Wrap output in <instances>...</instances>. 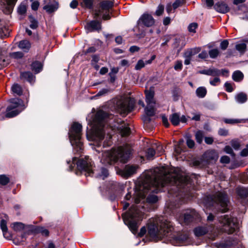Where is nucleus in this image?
Here are the masks:
<instances>
[{"label": "nucleus", "mask_w": 248, "mask_h": 248, "mask_svg": "<svg viewBox=\"0 0 248 248\" xmlns=\"http://www.w3.org/2000/svg\"><path fill=\"white\" fill-rule=\"evenodd\" d=\"M131 153V148L127 145L119 147L110 151H104L102 153L101 161L105 165H110L117 160L125 163L129 158Z\"/></svg>", "instance_id": "nucleus-4"}, {"label": "nucleus", "mask_w": 248, "mask_h": 248, "mask_svg": "<svg viewBox=\"0 0 248 248\" xmlns=\"http://www.w3.org/2000/svg\"><path fill=\"white\" fill-rule=\"evenodd\" d=\"M170 120L173 125H177L180 122V115L178 113H174L170 115Z\"/></svg>", "instance_id": "nucleus-34"}, {"label": "nucleus", "mask_w": 248, "mask_h": 248, "mask_svg": "<svg viewBox=\"0 0 248 248\" xmlns=\"http://www.w3.org/2000/svg\"><path fill=\"white\" fill-rule=\"evenodd\" d=\"M240 155L242 156H247L248 155V144L246 145V148L241 151Z\"/></svg>", "instance_id": "nucleus-64"}, {"label": "nucleus", "mask_w": 248, "mask_h": 248, "mask_svg": "<svg viewBox=\"0 0 248 248\" xmlns=\"http://www.w3.org/2000/svg\"><path fill=\"white\" fill-rule=\"evenodd\" d=\"M136 170L137 168L135 166L127 165L122 170V175L128 177L136 173Z\"/></svg>", "instance_id": "nucleus-22"}, {"label": "nucleus", "mask_w": 248, "mask_h": 248, "mask_svg": "<svg viewBox=\"0 0 248 248\" xmlns=\"http://www.w3.org/2000/svg\"><path fill=\"white\" fill-rule=\"evenodd\" d=\"M196 93L199 98H203L207 93L206 89L204 87H200L197 89Z\"/></svg>", "instance_id": "nucleus-35"}, {"label": "nucleus", "mask_w": 248, "mask_h": 248, "mask_svg": "<svg viewBox=\"0 0 248 248\" xmlns=\"http://www.w3.org/2000/svg\"><path fill=\"white\" fill-rule=\"evenodd\" d=\"M221 229L228 233H232L239 228V224L236 218L228 215L222 216L218 218Z\"/></svg>", "instance_id": "nucleus-8"}, {"label": "nucleus", "mask_w": 248, "mask_h": 248, "mask_svg": "<svg viewBox=\"0 0 248 248\" xmlns=\"http://www.w3.org/2000/svg\"><path fill=\"white\" fill-rule=\"evenodd\" d=\"M183 0H176V1L173 3L172 7L174 9H176L182 4Z\"/></svg>", "instance_id": "nucleus-62"}, {"label": "nucleus", "mask_w": 248, "mask_h": 248, "mask_svg": "<svg viewBox=\"0 0 248 248\" xmlns=\"http://www.w3.org/2000/svg\"><path fill=\"white\" fill-rule=\"evenodd\" d=\"M109 92V89H102L99 91V92L96 94L95 96H104L108 94Z\"/></svg>", "instance_id": "nucleus-50"}, {"label": "nucleus", "mask_w": 248, "mask_h": 248, "mask_svg": "<svg viewBox=\"0 0 248 248\" xmlns=\"http://www.w3.org/2000/svg\"><path fill=\"white\" fill-rule=\"evenodd\" d=\"M232 78L235 82H240L244 78V75L240 71L236 70L233 73Z\"/></svg>", "instance_id": "nucleus-30"}, {"label": "nucleus", "mask_w": 248, "mask_h": 248, "mask_svg": "<svg viewBox=\"0 0 248 248\" xmlns=\"http://www.w3.org/2000/svg\"><path fill=\"white\" fill-rule=\"evenodd\" d=\"M203 138V134L202 131H198L195 134V138L197 142L201 143Z\"/></svg>", "instance_id": "nucleus-41"}, {"label": "nucleus", "mask_w": 248, "mask_h": 248, "mask_svg": "<svg viewBox=\"0 0 248 248\" xmlns=\"http://www.w3.org/2000/svg\"><path fill=\"white\" fill-rule=\"evenodd\" d=\"M224 151L228 154H230L232 156H234V154L231 147L229 145L226 146L224 149Z\"/></svg>", "instance_id": "nucleus-55"}, {"label": "nucleus", "mask_w": 248, "mask_h": 248, "mask_svg": "<svg viewBox=\"0 0 248 248\" xmlns=\"http://www.w3.org/2000/svg\"><path fill=\"white\" fill-rule=\"evenodd\" d=\"M201 73L208 76H218L221 74V71L216 68H211L207 70L202 71Z\"/></svg>", "instance_id": "nucleus-25"}, {"label": "nucleus", "mask_w": 248, "mask_h": 248, "mask_svg": "<svg viewBox=\"0 0 248 248\" xmlns=\"http://www.w3.org/2000/svg\"><path fill=\"white\" fill-rule=\"evenodd\" d=\"M215 9L218 12L221 13H226L229 10L227 5L223 2H218L214 5Z\"/></svg>", "instance_id": "nucleus-21"}, {"label": "nucleus", "mask_w": 248, "mask_h": 248, "mask_svg": "<svg viewBox=\"0 0 248 248\" xmlns=\"http://www.w3.org/2000/svg\"><path fill=\"white\" fill-rule=\"evenodd\" d=\"M147 157L148 159H152L155 154V151L152 146L151 148H149L147 151Z\"/></svg>", "instance_id": "nucleus-43"}, {"label": "nucleus", "mask_w": 248, "mask_h": 248, "mask_svg": "<svg viewBox=\"0 0 248 248\" xmlns=\"http://www.w3.org/2000/svg\"><path fill=\"white\" fill-rule=\"evenodd\" d=\"M197 27H198V25L197 23H191L188 26V31L190 32L194 33L196 32V29H197Z\"/></svg>", "instance_id": "nucleus-52"}, {"label": "nucleus", "mask_w": 248, "mask_h": 248, "mask_svg": "<svg viewBox=\"0 0 248 248\" xmlns=\"http://www.w3.org/2000/svg\"><path fill=\"white\" fill-rule=\"evenodd\" d=\"M201 50L200 47H195L187 49L185 53V54L188 57H192L193 56L198 54Z\"/></svg>", "instance_id": "nucleus-36"}, {"label": "nucleus", "mask_w": 248, "mask_h": 248, "mask_svg": "<svg viewBox=\"0 0 248 248\" xmlns=\"http://www.w3.org/2000/svg\"><path fill=\"white\" fill-rule=\"evenodd\" d=\"M9 181V179L4 175H0V184L2 185H6Z\"/></svg>", "instance_id": "nucleus-48"}, {"label": "nucleus", "mask_w": 248, "mask_h": 248, "mask_svg": "<svg viewBox=\"0 0 248 248\" xmlns=\"http://www.w3.org/2000/svg\"><path fill=\"white\" fill-rule=\"evenodd\" d=\"M93 1V0H83V2L86 7L91 8L92 7Z\"/></svg>", "instance_id": "nucleus-59"}, {"label": "nucleus", "mask_w": 248, "mask_h": 248, "mask_svg": "<svg viewBox=\"0 0 248 248\" xmlns=\"http://www.w3.org/2000/svg\"><path fill=\"white\" fill-rule=\"evenodd\" d=\"M147 201L150 203H155L158 201V198L156 195H150L148 196Z\"/></svg>", "instance_id": "nucleus-47"}, {"label": "nucleus", "mask_w": 248, "mask_h": 248, "mask_svg": "<svg viewBox=\"0 0 248 248\" xmlns=\"http://www.w3.org/2000/svg\"><path fill=\"white\" fill-rule=\"evenodd\" d=\"M117 107L121 114L124 115L133 110L134 103L132 100L120 101L117 103Z\"/></svg>", "instance_id": "nucleus-14"}, {"label": "nucleus", "mask_w": 248, "mask_h": 248, "mask_svg": "<svg viewBox=\"0 0 248 248\" xmlns=\"http://www.w3.org/2000/svg\"><path fill=\"white\" fill-rule=\"evenodd\" d=\"M18 47L25 52H27L31 47V44L27 40H22L19 42Z\"/></svg>", "instance_id": "nucleus-29"}, {"label": "nucleus", "mask_w": 248, "mask_h": 248, "mask_svg": "<svg viewBox=\"0 0 248 248\" xmlns=\"http://www.w3.org/2000/svg\"><path fill=\"white\" fill-rule=\"evenodd\" d=\"M114 129H116L123 137L127 136L130 133V128L127 123L123 121L118 122L114 125Z\"/></svg>", "instance_id": "nucleus-16"}, {"label": "nucleus", "mask_w": 248, "mask_h": 248, "mask_svg": "<svg viewBox=\"0 0 248 248\" xmlns=\"http://www.w3.org/2000/svg\"><path fill=\"white\" fill-rule=\"evenodd\" d=\"M31 67L32 70L37 74L42 70L43 65L41 62L35 61L32 63Z\"/></svg>", "instance_id": "nucleus-31"}, {"label": "nucleus", "mask_w": 248, "mask_h": 248, "mask_svg": "<svg viewBox=\"0 0 248 248\" xmlns=\"http://www.w3.org/2000/svg\"><path fill=\"white\" fill-rule=\"evenodd\" d=\"M219 82L220 79L218 77H216L213 80H210V84L213 86H216Z\"/></svg>", "instance_id": "nucleus-63"}, {"label": "nucleus", "mask_w": 248, "mask_h": 248, "mask_svg": "<svg viewBox=\"0 0 248 248\" xmlns=\"http://www.w3.org/2000/svg\"><path fill=\"white\" fill-rule=\"evenodd\" d=\"M143 212L140 210L138 205H133L129 211L123 216L124 221L133 233L137 231L140 222L143 218Z\"/></svg>", "instance_id": "nucleus-5"}, {"label": "nucleus", "mask_w": 248, "mask_h": 248, "mask_svg": "<svg viewBox=\"0 0 248 248\" xmlns=\"http://www.w3.org/2000/svg\"><path fill=\"white\" fill-rule=\"evenodd\" d=\"M31 18V24H30V28L32 29H35L38 27V22L36 20H35L34 18H33L32 16L30 17Z\"/></svg>", "instance_id": "nucleus-49"}, {"label": "nucleus", "mask_w": 248, "mask_h": 248, "mask_svg": "<svg viewBox=\"0 0 248 248\" xmlns=\"http://www.w3.org/2000/svg\"><path fill=\"white\" fill-rule=\"evenodd\" d=\"M172 230L170 232L167 239L174 246L180 245H187L189 244V234L187 232L174 233L172 232Z\"/></svg>", "instance_id": "nucleus-10"}, {"label": "nucleus", "mask_w": 248, "mask_h": 248, "mask_svg": "<svg viewBox=\"0 0 248 248\" xmlns=\"http://www.w3.org/2000/svg\"><path fill=\"white\" fill-rule=\"evenodd\" d=\"M235 100L239 104L244 103L247 100V95L244 93H240L235 96Z\"/></svg>", "instance_id": "nucleus-28"}, {"label": "nucleus", "mask_w": 248, "mask_h": 248, "mask_svg": "<svg viewBox=\"0 0 248 248\" xmlns=\"http://www.w3.org/2000/svg\"><path fill=\"white\" fill-rule=\"evenodd\" d=\"M27 11V4L26 2H22L18 7L17 12L20 15H24Z\"/></svg>", "instance_id": "nucleus-38"}, {"label": "nucleus", "mask_w": 248, "mask_h": 248, "mask_svg": "<svg viewBox=\"0 0 248 248\" xmlns=\"http://www.w3.org/2000/svg\"><path fill=\"white\" fill-rule=\"evenodd\" d=\"M241 120L240 119H224V122L226 124H237L240 123L241 122Z\"/></svg>", "instance_id": "nucleus-45"}, {"label": "nucleus", "mask_w": 248, "mask_h": 248, "mask_svg": "<svg viewBox=\"0 0 248 248\" xmlns=\"http://www.w3.org/2000/svg\"><path fill=\"white\" fill-rule=\"evenodd\" d=\"M236 49L240 53L243 54L246 51L247 48V45L244 43H241L236 45Z\"/></svg>", "instance_id": "nucleus-37"}, {"label": "nucleus", "mask_w": 248, "mask_h": 248, "mask_svg": "<svg viewBox=\"0 0 248 248\" xmlns=\"http://www.w3.org/2000/svg\"><path fill=\"white\" fill-rule=\"evenodd\" d=\"M113 6V3L109 0H104L100 3V7L96 10L93 14V18H97L100 15H102L104 20H108L110 18V10Z\"/></svg>", "instance_id": "nucleus-11"}, {"label": "nucleus", "mask_w": 248, "mask_h": 248, "mask_svg": "<svg viewBox=\"0 0 248 248\" xmlns=\"http://www.w3.org/2000/svg\"><path fill=\"white\" fill-rule=\"evenodd\" d=\"M144 66L145 63L143 61L140 60L137 62L135 68L136 70H139L143 68Z\"/></svg>", "instance_id": "nucleus-51"}, {"label": "nucleus", "mask_w": 248, "mask_h": 248, "mask_svg": "<svg viewBox=\"0 0 248 248\" xmlns=\"http://www.w3.org/2000/svg\"><path fill=\"white\" fill-rule=\"evenodd\" d=\"M155 105H147L145 108V112L147 116H153L155 114Z\"/></svg>", "instance_id": "nucleus-32"}, {"label": "nucleus", "mask_w": 248, "mask_h": 248, "mask_svg": "<svg viewBox=\"0 0 248 248\" xmlns=\"http://www.w3.org/2000/svg\"><path fill=\"white\" fill-rule=\"evenodd\" d=\"M164 6L163 5L160 4L157 7V8L155 11V14L156 15L159 16L162 14V13L164 12Z\"/></svg>", "instance_id": "nucleus-54"}, {"label": "nucleus", "mask_w": 248, "mask_h": 248, "mask_svg": "<svg viewBox=\"0 0 248 248\" xmlns=\"http://www.w3.org/2000/svg\"><path fill=\"white\" fill-rule=\"evenodd\" d=\"M20 78L22 79L26 80L31 84L33 83L35 81V77L30 72H24L21 73Z\"/></svg>", "instance_id": "nucleus-23"}, {"label": "nucleus", "mask_w": 248, "mask_h": 248, "mask_svg": "<svg viewBox=\"0 0 248 248\" xmlns=\"http://www.w3.org/2000/svg\"><path fill=\"white\" fill-rule=\"evenodd\" d=\"M213 230L212 227L208 228L206 226H199L194 229V232L196 236H201L208 232H212Z\"/></svg>", "instance_id": "nucleus-20"}, {"label": "nucleus", "mask_w": 248, "mask_h": 248, "mask_svg": "<svg viewBox=\"0 0 248 248\" xmlns=\"http://www.w3.org/2000/svg\"><path fill=\"white\" fill-rule=\"evenodd\" d=\"M218 158V155L214 150L207 151L203 155V159L209 163L216 162Z\"/></svg>", "instance_id": "nucleus-18"}, {"label": "nucleus", "mask_w": 248, "mask_h": 248, "mask_svg": "<svg viewBox=\"0 0 248 248\" xmlns=\"http://www.w3.org/2000/svg\"><path fill=\"white\" fill-rule=\"evenodd\" d=\"M108 170L104 168H102L100 170V172L99 174V177L102 178V179H104L105 178L108 177Z\"/></svg>", "instance_id": "nucleus-44"}, {"label": "nucleus", "mask_w": 248, "mask_h": 248, "mask_svg": "<svg viewBox=\"0 0 248 248\" xmlns=\"http://www.w3.org/2000/svg\"><path fill=\"white\" fill-rule=\"evenodd\" d=\"M155 23V20L153 16L147 13L143 14L137 21L138 26L144 25L147 27H152Z\"/></svg>", "instance_id": "nucleus-15"}, {"label": "nucleus", "mask_w": 248, "mask_h": 248, "mask_svg": "<svg viewBox=\"0 0 248 248\" xmlns=\"http://www.w3.org/2000/svg\"><path fill=\"white\" fill-rule=\"evenodd\" d=\"M58 8V3L55 2L53 4H47L44 6L43 9L49 14L56 11Z\"/></svg>", "instance_id": "nucleus-27"}, {"label": "nucleus", "mask_w": 248, "mask_h": 248, "mask_svg": "<svg viewBox=\"0 0 248 248\" xmlns=\"http://www.w3.org/2000/svg\"><path fill=\"white\" fill-rule=\"evenodd\" d=\"M229 45V42L228 40H224L222 41L220 44V47L222 50H225L227 49Z\"/></svg>", "instance_id": "nucleus-56"}, {"label": "nucleus", "mask_w": 248, "mask_h": 248, "mask_svg": "<svg viewBox=\"0 0 248 248\" xmlns=\"http://www.w3.org/2000/svg\"><path fill=\"white\" fill-rule=\"evenodd\" d=\"M231 144L235 150H238L240 147V143L237 140H232Z\"/></svg>", "instance_id": "nucleus-53"}, {"label": "nucleus", "mask_w": 248, "mask_h": 248, "mask_svg": "<svg viewBox=\"0 0 248 248\" xmlns=\"http://www.w3.org/2000/svg\"><path fill=\"white\" fill-rule=\"evenodd\" d=\"M190 181L189 177L179 168L168 170L162 167L156 169L154 172L147 174L146 180L140 187L143 193L150 191L157 193L166 187L170 194L178 198H183L187 192Z\"/></svg>", "instance_id": "nucleus-1"}, {"label": "nucleus", "mask_w": 248, "mask_h": 248, "mask_svg": "<svg viewBox=\"0 0 248 248\" xmlns=\"http://www.w3.org/2000/svg\"><path fill=\"white\" fill-rule=\"evenodd\" d=\"M219 50L217 48L212 49L208 52L210 57L212 59L216 58L219 55Z\"/></svg>", "instance_id": "nucleus-40"}, {"label": "nucleus", "mask_w": 248, "mask_h": 248, "mask_svg": "<svg viewBox=\"0 0 248 248\" xmlns=\"http://www.w3.org/2000/svg\"><path fill=\"white\" fill-rule=\"evenodd\" d=\"M85 28L88 32L99 31L101 29V23L99 21L93 20L86 23Z\"/></svg>", "instance_id": "nucleus-17"}, {"label": "nucleus", "mask_w": 248, "mask_h": 248, "mask_svg": "<svg viewBox=\"0 0 248 248\" xmlns=\"http://www.w3.org/2000/svg\"><path fill=\"white\" fill-rule=\"evenodd\" d=\"M210 199L209 205L214 207L217 211L225 212L228 210V200L225 193L218 192Z\"/></svg>", "instance_id": "nucleus-7"}, {"label": "nucleus", "mask_w": 248, "mask_h": 248, "mask_svg": "<svg viewBox=\"0 0 248 248\" xmlns=\"http://www.w3.org/2000/svg\"><path fill=\"white\" fill-rule=\"evenodd\" d=\"M0 228L2 231L3 235L5 238H10V236L8 232V228L7 227V222L6 220L2 219L0 222Z\"/></svg>", "instance_id": "nucleus-26"}, {"label": "nucleus", "mask_w": 248, "mask_h": 248, "mask_svg": "<svg viewBox=\"0 0 248 248\" xmlns=\"http://www.w3.org/2000/svg\"><path fill=\"white\" fill-rule=\"evenodd\" d=\"M9 56L12 58L18 59L23 57V53L19 51L12 52L9 54Z\"/></svg>", "instance_id": "nucleus-42"}, {"label": "nucleus", "mask_w": 248, "mask_h": 248, "mask_svg": "<svg viewBox=\"0 0 248 248\" xmlns=\"http://www.w3.org/2000/svg\"><path fill=\"white\" fill-rule=\"evenodd\" d=\"M109 117L108 113L100 109L97 111L93 120H91L92 116L91 118L89 116L87 118V120L91 125L92 130L91 140L94 141L97 146L101 145L100 142L104 138L105 133L104 123L107 122Z\"/></svg>", "instance_id": "nucleus-3"}, {"label": "nucleus", "mask_w": 248, "mask_h": 248, "mask_svg": "<svg viewBox=\"0 0 248 248\" xmlns=\"http://www.w3.org/2000/svg\"><path fill=\"white\" fill-rule=\"evenodd\" d=\"M224 87H225L226 91L228 92L231 93L232 92L233 88L231 83L227 82L224 84Z\"/></svg>", "instance_id": "nucleus-58"}, {"label": "nucleus", "mask_w": 248, "mask_h": 248, "mask_svg": "<svg viewBox=\"0 0 248 248\" xmlns=\"http://www.w3.org/2000/svg\"><path fill=\"white\" fill-rule=\"evenodd\" d=\"M6 4L9 7H13L17 0H4Z\"/></svg>", "instance_id": "nucleus-60"}, {"label": "nucleus", "mask_w": 248, "mask_h": 248, "mask_svg": "<svg viewBox=\"0 0 248 248\" xmlns=\"http://www.w3.org/2000/svg\"><path fill=\"white\" fill-rule=\"evenodd\" d=\"M230 157L226 155L223 156L220 158V162L222 163L228 164L230 162Z\"/></svg>", "instance_id": "nucleus-61"}, {"label": "nucleus", "mask_w": 248, "mask_h": 248, "mask_svg": "<svg viewBox=\"0 0 248 248\" xmlns=\"http://www.w3.org/2000/svg\"><path fill=\"white\" fill-rule=\"evenodd\" d=\"M173 230L172 223L165 217L150 219L148 222V235L151 241H158L168 237L170 232Z\"/></svg>", "instance_id": "nucleus-2"}, {"label": "nucleus", "mask_w": 248, "mask_h": 248, "mask_svg": "<svg viewBox=\"0 0 248 248\" xmlns=\"http://www.w3.org/2000/svg\"><path fill=\"white\" fill-rule=\"evenodd\" d=\"M199 218V214L194 209H190L185 210L178 219L181 224H188Z\"/></svg>", "instance_id": "nucleus-12"}, {"label": "nucleus", "mask_w": 248, "mask_h": 248, "mask_svg": "<svg viewBox=\"0 0 248 248\" xmlns=\"http://www.w3.org/2000/svg\"><path fill=\"white\" fill-rule=\"evenodd\" d=\"M11 90L13 93L19 96L22 94L23 92L20 85L17 83H15L12 86Z\"/></svg>", "instance_id": "nucleus-33"}, {"label": "nucleus", "mask_w": 248, "mask_h": 248, "mask_svg": "<svg viewBox=\"0 0 248 248\" xmlns=\"http://www.w3.org/2000/svg\"><path fill=\"white\" fill-rule=\"evenodd\" d=\"M31 1H32L31 9L34 11L37 10L39 5V2L37 0L33 1V0H31Z\"/></svg>", "instance_id": "nucleus-57"}, {"label": "nucleus", "mask_w": 248, "mask_h": 248, "mask_svg": "<svg viewBox=\"0 0 248 248\" xmlns=\"http://www.w3.org/2000/svg\"><path fill=\"white\" fill-rule=\"evenodd\" d=\"M82 125L78 123H74L69 131V138L71 145L77 152H81L83 149L81 139Z\"/></svg>", "instance_id": "nucleus-6"}, {"label": "nucleus", "mask_w": 248, "mask_h": 248, "mask_svg": "<svg viewBox=\"0 0 248 248\" xmlns=\"http://www.w3.org/2000/svg\"><path fill=\"white\" fill-rule=\"evenodd\" d=\"M237 193L240 196L243 204L248 203V188L238 187L237 188Z\"/></svg>", "instance_id": "nucleus-19"}, {"label": "nucleus", "mask_w": 248, "mask_h": 248, "mask_svg": "<svg viewBox=\"0 0 248 248\" xmlns=\"http://www.w3.org/2000/svg\"><path fill=\"white\" fill-rule=\"evenodd\" d=\"M12 228L15 231L18 232L24 229L25 225L21 222H15L12 224Z\"/></svg>", "instance_id": "nucleus-39"}, {"label": "nucleus", "mask_w": 248, "mask_h": 248, "mask_svg": "<svg viewBox=\"0 0 248 248\" xmlns=\"http://www.w3.org/2000/svg\"><path fill=\"white\" fill-rule=\"evenodd\" d=\"M9 102L10 105L7 108L6 114V116L8 118L17 115L26 108L23 101L18 98L10 99Z\"/></svg>", "instance_id": "nucleus-9"}, {"label": "nucleus", "mask_w": 248, "mask_h": 248, "mask_svg": "<svg viewBox=\"0 0 248 248\" xmlns=\"http://www.w3.org/2000/svg\"><path fill=\"white\" fill-rule=\"evenodd\" d=\"M77 165L78 170L81 172H85L86 175L87 174L90 175L92 173V161L89 156L79 159Z\"/></svg>", "instance_id": "nucleus-13"}, {"label": "nucleus", "mask_w": 248, "mask_h": 248, "mask_svg": "<svg viewBox=\"0 0 248 248\" xmlns=\"http://www.w3.org/2000/svg\"><path fill=\"white\" fill-rule=\"evenodd\" d=\"M152 146L155 149V152H157L158 154H161L163 152V149L161 144L158 143H155Z\"/></svg>", "instance_id": "nucleus-46"}, {"label": "nucleus", "mask_w": 248, "mask_h": 248, "mask_svg": "<svg viewBox=\"0 0 248 248\" xmlns=\"http://www.w3.org/2000/svg\"><path fill=\"white\" fill-rule=\"evenodd\" d=\"M146 102L147 105H155L154 99V93L152 91L146 92Z\"/></svg>", "instance_id": "nucleus-24"}]
</instances>
